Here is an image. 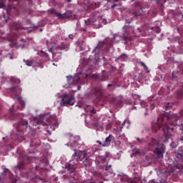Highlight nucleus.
I'll return each instance as SVG.
<instances>
[{"mask_svg": "<svg viewBox=\"0 0 183 183\" xmlns=\"http://www.w3.org/2000/svg\"><path fill=\"white\" fill-rule=\"evenodd\" d=\"M132 97L134 99H139L141 98V96L137 94H132Z\"/></svg>", "mask_w": 183, "mask_h": 183, "instance_id": "a878e982", "label": "nucleus"}, {"mask_svg": "<svg viewBox=\"0 0 183 183\" xmlns=\"http://www.w3.org/2000/svg\"><path fill=\"white\" fill-rule=\"evenodd\" d=\"M74 159H76V162H81L86 167L91 165L92 161L88 157V154L86 151H79L78 153L76 152H74Z\"/></svg>", "mask_w": 183, "mask_h": 183, "instance_id": "39448f33", "label": "nucleus"}, {"mask_svg": "<svg viewBox=\"0 0 183 183\" xmlns=\"http://www.w3.org/2000/svg\"><path fill=\"white\" fill-rule=\"evenodd\" d=\"M102 89H98V87L96 88L95 92H102Z\"/></svg>", "mask_w": 183, "mask_h": 183, "instance_id": "e433bc0d", "label": "nucleus"}, {"mask_svg": "<svg viewBox=\"0 0 183 183\" xmlns=\"http://www.w3.org/2000/svg\"><path fill=\"white\" fill-rule=\"evenodd\" d=\"M61 49H66V51H68V46H65V44L61 45Z\"/></svg>", "mask_w": 183, "mask_h": 183, "instance_id": "2f4dec72", "label": "nucleus"}, {"mask_svg": "<svg viewBox=\"0 0 183 183\" xmlns=\"http://www.w3.org/2000/svg\"><path fill=\"white\" fill-rule=\"evenodd\" d=\"M68 171L70 174H72V172H75V169H76V167L75 164H72V161L70 162L67 167Z\"/></svg>", "mask_w": 183, "mask_h": 183, "instance_id": "2eb2a0df", "label": "nucleus"}, {"mask_svg": "<svg viewBox=\"0 0 183 183\" xmlns=\"http://www.w3.org/2000/svg\"><path fill=\"white\" fill-rule=\"evenodd\" d=\"M59 125V124L58 123V122H56L50 126V129H52V131H55V127H58Z\"/></svg>", "mask_w": 183, "mask_h": 183, "instance_id": "aec40b11", "label": "nucleus"}, {"mask_svg": "<svg viewBox=\"0 0 183 183\" xmlns=\"http://www.w3.org/2000/svg\"><path fill=\"white\" fill-rule=\"evenodd\" d=\"M112 138H114V136H112V134H109V137L106 138L105 141L102 144V147H108V145L111 144V141H112Z\"/></svg>", "mask_w": 183, "mask_h": 183, "instance_id": "4468645a", "label": "nucleus"}, {"mask_svg": "<svg viewBox=\"0 0 183 183\" xmlns=\"http://www.w3.org/2000/svg\"><path fill=\"white\" fill-rule=\"evenodd\" d=\"M157 4L160 5H164V0H157Z\"/></svg>", "mask_w": 183, "mask_h": 183, "instance_id": "72a5a7b5", "label": "nucleus"}, {"mask_svg": "<svg viewBox=\"0 0 183 183\" xmlns=\"http://www.w3.org/2000/svg\"><path fill=\"white\" fill-rule=\"evenodd\" d=\"M79 108H81V106H79Z\"/></svg>", "mask_w": 183, "mask_h": 183, "instance_id": "e2e57ef3", "label": "nucleus"}, {"mask_svg": "<svg viewBox=\"0 0 183 183\" xmlns=\"http://www.w3.org/2000/svg\"><path fill=\"white\" fill-rule=\"evenodd\" d=\"M66 1H67V2H71L72 1V0H66Z\"/></svg>", "mask_w": 183, "mask_h": 183, "instance_id": "de8ad7c7", "label": "nucleus"}, {"mask_svg": "<svg viewBox=\"0 0 183 183\" xmlns=\"http://www.w3.org/2000/svg\"><path fill=\"white\" fill-rule=\"evenodd\" d=\"M10 2H14L13 5H18V4H19V1H18V0H9Z\"/></svg>", "mask_w": 183, "mask_h": 183, "instance_id": "cd10ccee", "label": "nucleus"}, {"mask_svg": "<svg viewBox=\"0 0 183 183\" xmlns=\"http://www.w3.org/2000/svg\"><path fill=\"white\" fill-rule=\"evenodd\" d=\"M79 89H81V86H78L77 91H79Z\"/></svg>", "mask_w": 183, "mask_h": 183, "instance_id": "09e8293b", "label": "nucleus"}, {"mask_svg": "<svg viewBox=\"0 0 183 183\" xmlns=\"http://www.w3.org/2000/svg\"><path fill=\"white\" fill-rule=\"evenodd\" d=\"M16 29H18V26H16Z\"/></svg>", "mask_w": 183, "mask_h": 183, "instance_id": "13d9d810", "label": "nucleus"}, {"mask_svg": "<svg viewBox=\"0 0 183 183\" xmlns=\"http://www.w3.org/2000/svg\"><path fill=\"white\" fill-rule=\"evenodd\" d=\"M97 93H94L95 95H97Z\"/></svg>", "mask_w": 183, "mask_h": 183, "instance_id": "680f3d73", "label": "nucleus"}, {"mask_svg": "<svg viewBox=\"0 0 183 183\" xmlns=\"http://www.w3.org/2000/svg\"><path fill=\"white\" fill-rule=\"evenodd\" d=\"M37 124H42V120L39 119L36 121Z\"/></svg>", "mask_w": 183, "mask_h": 183, "instance_id": "79ce46f5", "label": "nucleus"}, {"mask_svg": "<svg viewBox=\"0 0 183 183\" xmlns=\"http://www.w3.org/2000/svg\"><path fill=\"white\" fill-rule=\"evenodd\" d=\"M97 144H99V145H102V142H101L100 141H97Z\"/></svg>", "mask_w": 183, "mask_h": 183, "instance_id": "c03bdc74", "label": "nucleus"}, {"mask_svg": "<svg viewBox=\"0 0 183 183\" xmlns=\"http://www.w3.org/2000/svg\"><path fill=\"white\" fill-rule=\"evenodd\" d=\"M127 58H128V56H127V54H122L119 57H117L116 59V61H127Z\"/></svg>", "mask_w": 183, "mask_h": 183, "instance_id": "f3484780", "label": "nucleus"}, {"mask_svg": "<svg viewBox=\"0 0 183 183\" xmlns=\"http://www.w3.org/2000/svg\"><path fill=\"white\" fill-rule=\"evenodd\" d=\"M180 139H181V141H183V137H182Z\"/></svg>", "mask_w": 183, "mask_h": 183, "instance_id": "5fc2aeb1", "label": "nucleus"}, {"mask_svg": "<svg viewBox=\"0 0 183 183\" xmlns=\"http://www.w3.org/2000/svg\"><path fill=\"white\" fill-rule=\"evenodd\" d=\"M20 162L17 164L18 169H23L25 167V163L29 161V157L26 155L19 157Z\"/></svg>", "mask_w": 183, "mask_h": 183, "instance_id": "9d476101", "label": "nucleus"}, {"mask_svg": "<svg viewBox=\"0 0 183 183\" xmlns=\"http://www.w3.org/2000/svg\"><path fill=\"white\" fill-rule=\"evenodd\" d=\"M177 98H180L181 99H183V92H178L177 93Z\"/></svg>", "mask_w": 183, "mask_h": 183, "instance_id": "393cba45", "label": "nucleus"}, {"mask_svg": "<svg viewBox=\"0 0 183 183\" xmlns=\"http://www.w3.org/2000/svg\"><path fill=\"white\" fill-rule=\"evenodd\" d=\"M69 39H74V35L69 34Z\"/></svg>", "mask_w": 183, "mask_h": 183, "instance_id": "ea45409f", "label": "nucleus"}, {"mask_svg": "<svg viewBox=\"0 0 183 183\" xmlns=\"http://www.w3.org/2000/svg\"><path fill=\"white\" fill-rule=\"evenodd\" d=\"M128 183H141V178L135 177L134 180H130Z\"/></svg>", "mask_w": 183, "mask_h": 183, "instance_id": "a211bd4d", "label": "nucleus"}, {"mask_svg": "<svg viewBox=\"0 0 183 183\" xmlns=\"http://www.w3.org/2000/svg\"><path fill=\"white\" fill-rule=\"evenodd\" d=\"M172 105H174V103H172V102L167 103V104L165 106V111H168V109H169V108H172Z\"/></svg>", "mask_w": 183, "mask_h": 183, "instance_id": "412c9836", "label": "nucleus"}, {"mask_svg": "<svg viewBox=\"0 0 183 183\" xmlns=\"http://www.w3.org/2000/svg\"><path fill=\"white\" fill-rule=\"evenodd\" d=\"M140 64L142 65V66H144V69H146V71H147V74H149V70L148 69V66H147L145 63H144L143 61H141Z\"/></svg>", "mask_w": 183, "mask_h": 183, "instance_id": "5701e85b", "label": "nucleus"}, {"mask_svg": "<svg viewBox=\"0 0 183 183\" xmlns=\"http://www.w3.org/2000/svg\"><path fill=\"white\" fill-rule=\"evenodd\" d=\"M53 51H54L53 47H51L50 49H49V52H51L52 54Z\"/></svg>", "mask_w": 183, "mask_h": 183, "instance_id": "58836bf2", "label": "nucleus"}, {"mask_svg": "<svg viewBox=\"0 0 183 183\" xmlns=\"http://www.w3.org/2000/svg\"><path fill=\"white\" fill-rule=\"evenodd\" d=\"M172 76L173 79H177V76L174 75V73L172 74Z\"/></svg>", "mask_w": 183, "mask_h": 183, "instance_id": "a19ab883", "label": "nucleus"}, {"mask_svg": "<svg viewBox=\"0 0 183 183\" xmlns=\"http://www.w3.org/2000/svg\"><path fill=\"white\" fill-rule=\"evenodd\" d=\"M67 138L69 140V144H67L68 147H71V148H76V147H78V141H79V137L69 134H67Z\"/></svg>", "mask_w": 183, "mask_h": 183, "instance_id": "1a4fd4ad", "label": "nucleus"}, {"mask_svg": "<svg viewBox=\"0 0 183 183\" xmlns=\"http://www.w3.org/2000/svg\"><path fill=\"white\" fill-rule=\"evenodd\" d=\"M29 128L31 129V126L28 125V121L22 119L20 120V122L16 124V139L19 141L20 142L24 141L25 139L24 136V129H26V128Z\"/></svg>", "mask_w": 183, "mask_h": 183, "instance_id": "20e7f679", "label": "nucleus"}, {"mask_svg": "<svg viewBox=\"0 0 183 183\" xmlns=\"http://www.w3.org/2000/svg\"><path fill=\"white\" fill-rule=\"evenodd\" d=\"M109 46H112V43H110L108 45V41H100L99 42L97 46L94 49L93 52L94 54H99L101 51H104V49H108Z\"/></svg>", "mask_w": 183, "mask_h": 183, "instance_id": "6e6552de", "label": "nucleus"}, {"mask_svg": "<svg viewBox=\"0 0 183 183\" xmlns=\"http://www.w3.org/2000/svg\"><path fill=\"white\" fill-rule=\"evenodd\" d=\"M26 65H27V66H32V65H34V62H32V61H29V60H24Z\"/></svg>", "mask_w": 183, "mask_h": 183, "instance_id": "4be33fe9", "label": "nucleus"}, {"mask_svg": "<svg viewBox=\"0 0 183 183\" xmlns=\"http://www.w3.org/2000/svg\"><path fill=\"white\" fill-rule=\"evenodd\" d=\"M6 172H8V169H4V172L1 173V177H6Z\"/></svg>", "mask_w": 183, "mask_h": 183, "instance_id": "c85d7f7f", "label": "nucleus"}, {"mask_svg": "<svg viewBox=\"0 0 183 183\" xmlns=\"http://www.w3.org/2000/svg\"><path fill=\"white\" fill-rule=\"evenodd\" d=\"M149 149L152 151L157 156L158 158H162L164 157V152H165V145L164 144H159V142L156 139L151 138L148 142Z\"/></svg>", "mask_w": 183, "mask_h": 183, "instance_id": "7ed1b4c3", "label": "nucleus"}, {"mask_svg": "<svg viewBox=\"0 0 183 183\" xmlns=\"http://www.w3.org/2000/svg\"><path fill=\"white\" fill-rule=\"evenodd\" d=\"M18 89H19L18 86H14L10 88L11 92H17Z\"/></svg>", "mask_w": 183, "mask_h": 183, "instance_id": "b1692460", "label": "nucleus"}, {"mask_svg": "<svg viewBox=\"0 0 183 183\" xmlns=\"http://www.w3.org/2000/svg\"><path fill=\"white\" fill-rule=\"evenodd\" d=\"M0 8H5V4L2 2L0 3Z\"/></svg>", "mask_w": 183, "mask_h": 183, "instance_id": "4c0bfd02", "label": "nucleus"}, {"mask_svg": "<svg viewBox=\"0 0 183 183\" xmlns=\"http://www.w3.org/2000/svg\"><path fill=\"white\" fill-rule=\"evenodd\" d=\"M36 169H38V167L37 166L36 167Z\"/></svg>", "mask_w": 183, "mask_h": 183, "instance_id": "4d7b16f0", "label": "nucleus"}, {"mask_svg": "<svg viewBox=\"0 0 183 183\" xmlns=\"http://www.w3.org/2000/svg\"><path fill=\"white\" fill-rule=\"evenodd\" d=\"M179 117L180 118H182V119H183V110H181L179 112Z\"/></svg>", "mask_w": 183, "mask_h": 183, "instance_id": "c9c22d12", "label": "nucleus"}, {"mask_svg": "<svg viewBox=\"0 0 183 183\" xmlns=\"http://www.w3.org/2000/svg\"><path fill=\"white\" fill-rule=\"evenodd\" d=\"M117 6V4H113L112 6V8H115Z\"/></svg>", "mask_w": 183, "mask_h": 183, "instance_id": "49530a36", "label": "nucleus"}, {"mask_svg": "<svg viewBox=\"0 0 183 183\" xmlns=\"http://www.w3.org/2000/svg\"><path fill=\"white\" fill-rule=\"evenodd\" d=\"M136 139L138 141V142H139V144H142V143L144 142L143 139H139V138H138V137H137Z\"/></svg>", "mask_w": 183, "mask_h": 183, "instance_id": "f704fd0d", "label": "nucleus"}, {"mask_svg": "<svg viewBox=\"0 0 183 183\" xmlns=\"http://www.w3.org/2000/svg\"><path fill=\"white\" fill-rule=\"evenodd\" d=\"M85 24H86V21H85Z\"/></svg>", "mask_w": 183, "mask_h": 183, "instance_id": "69168bd1", "label": "nucleus"}, {"mask_svg": "<svg viewBox=\"0 0 183 183\" xmlns=\"http://www.w3.org/2000/svg\"><path fill=\"white\" fill-rule=\"evenodd\" d=\"M126 24H131V21L130 20H126Z\"/></svg>", "mask_w": 183, "mask_h": 183, "instance_id": "37998d69", "label": "nucleus"}, {"mask_svg": "<svg viewBox=\"0 0 183 183\" xmlns=\"http://www.w3.org/2000/svg\"><path fill=\"white\" fill-rule=\"evenodd\" d=\"M178 119H179V116L177 114H171V112H169V114H162L157 118V122L152 124V131L153 132H157L158 129H161L162 128L165 139H169L172 137L170 131H174V127H176V129H179V131L183 132V124H178L177 123Z\"/></svg>", "mask_w": 183, "mask_h": 183, "instance_id": "f257e3e1", "label": "nucleus"}, {"mask_svg": "<svg viewBox=\"0 0 183 183\" xmlns=\"http://www.w3.org/2000/svg\"><path fill=\"white\" fill-rule=\"evenodd\" d=\"M112 165L111 164H107V167H106V171H109V168H112Z\"/></svg>", "mask_w": 183, "mask_h": 183, "instance_id": "473e14b6", "label": "nucleus"}, {"mask_svg": "<svg viewBox=\"0 0 183 183\" xmlns=\"http://www.w3.org/2000/svg\"><path fill=\"white\" fill-rule=\"evenodd\" d=\"M16 82H17V84H19L20 81L17 79Z\"/></svg>", "mask_w": 183, "mask_h": 183, "instance_id": "8fccbe9b", "label": "nucleus"}, {"mask_svg": "<svg viewBox=\"0 0 183 183\" xmlns=\"http://www.w3.org/2000/svg\"><path fill=\"white\" fill-rule=\"evenodd\" d=\"M85 112H88L89 111L90 112V114H96L95 109L92 108L91 106H87L86 107L84 108Z\"/></svg>", "mask_w": 183, "mask_h": 183, "instance_id": "dca6fc26", "label": "nucleus"}, {"mask_svg": "<svg viewBox=\"0 0 183 183\" xmlns=\"http://www.w3.org/2000/svg\"><path fill=\"white\" fill-rule=\"evenodd\" d=\"M40 31H42V29H41Z\"/></svg>", "mask_w": 183, "mask_h": 183, "instance_id": "0e129e2a", "label": "nucleus"}, {"mask_svg": "<svg viewBox=\"0 0 183 183\" xmlns=\"http://www.w3.org/2000/svg\"><path fill=\"white\" fill-rule=\"evenodd\" d=\"M13 183H16V180H13Z\"/></svg>", "mask_w": 183, "mask_h": 183, "instance_id": "3c124183", "label": "nucleus"}, {"mask_svg": "<svg viewBox=\"0 0 183 183\" xmlns=\"http://www.w3.org/2000/svg\"><path fill=\"white\" fill-rule=\"evenodd\" d=\"M69 86H71V84H69Z\"/></svg>", "mask_w": 183, "mask_h": 183, "instance_id": "bf43d9fd", "label": "nucleus"}, {"mask_svg": "<svg viewBox=\"0 0 183 183\" xmlns=\"http://www.w3.org/2000/svg\"><path fill=\"white\" fill-rule=\"evenodd\" d=\"M119 0H114V2H118Z\"/></svg>", "mask_w": 183, "mask_h": 183, "instance_id": "603ef678", "label": "nucleus"}, {"mask_svg": "<svg viewBox=\"0 0 183 183\" xmlns=\"http://www.w3.org/2000/svg\"><path fill=\"white\" fill-rule=\"evenodd\" d=\"M107 158H108V154H105L104 156H99V157L96 159V164L99 165V164L107 162Z\"/></svg>", "mask_w": 183, "mask_h": 183, "instance_id": "ddd939ff", "label": "nucleus"}, {"mask_svg": "<svg viewBox=\"0 0 183 183\" xmlns=\"http://www.w3.org/2000/svg\"><path fill=\"white\" fill-rule=\"evenodd\" d=\"M98 177H99V178H101V175H99Z\"/></svg>", "mask_w": 183, "mask_h": 183, "instance_id": "6e6d98bb", "label": "nucleus"}, {"mask_svg": "<svg viewBox=\"0 0 183 183\" xmlns=\"http://www.w3.org/2000/svg\"><path fill=\"white\" fill-rule=\"evenodd\" d=\"M51 14H56L59 18H62L63 19H66L68 18H71L72 15L69 12H66L64 14H59L56 11H55V9L51 10Z\"/></svg>", "mask_w": 183, "mask_h": 183, "instance_id": "9b49d317", "label": "nucleus"}, {"mask_svg": "<svg viewBox=\"0 0 183 183\" xmlns=\"http://www.w3.org/2000/svg\"><path fill=\"white\" fill-rule=\"evenodd\" d=\"M151 105V109H154L155 107H157V104L150 103Z\"/></svg>", "mask_w": 183, "mask_h": 183, "instance_id": "7c9ffc66", "label": "nucleus"}, {"mask_svg": "<svg viewBox=\"0 0 183 183\" xmlns=\"http://www.w3.org/2000/svg\"><path fill=\"white\" fill-rule=\"evenodd\" d=\"M0 183H4V179L0 178Z\"/></svg>", "mask_w": 183, "mask_h": 183, "instance_id": "a18cd8bd", "label": "nucleus"}, {"mask_svg": "<svg viewBox=\"0 0 183 183\" xmlns=\"http://www.w3.org/2000/svg\"><path fill=\"white\" fill-rule=\"evenodd\" d=\"M11 98L13 99H16L19 102L20 107L18 104H14L11 108L9 109L10 116L9 117V119L14 120L16 119V118H19V114L15 113V111H22V109H25V102L22 100V97L18 95V93L14 92L11 94Z\"/></svg>", "mask_w": 183, "mask_h": 183, "instance_id": "f03ea898", "label": "nucleus"}, {"mask_svg": "<svg viewBox=\"0 0 183 183\" xmlns=\"http://www.w3.org/2000/svg\"><path fill=\"white\" fill-rule=\"evenodd\" d=\"M83 183H95V182H94L91 179H88V180H85L84 182H83Z\"/></svg>", "mask_w": 183, "mask_h": 183, "instance_id": "c756f323", "label": "nucleus"}, {"mask_svg": "<svg viewBox=\"0 0 183 183\" xmlns=\"http://www.w3.org/2000/svg\"><path fill=\"white\" fill-rule=\"evenodd\" d=\"M107 2H111V0H106Z\"/></svg>", "mask_w": 183, "mask_h": 183, "instance_id": "864d4df0", "label": "nucleus"}, {"mask_svg": "<svg viewBox=\"0 0 183 183\" xmlns=\"http://www.w3.org/2000/svg\"><path fill=\"white\" fill-rule=\"evenodd\" d=\"M67 81L69 84L72 83L73 85L75 84L79 83V81H81V77L79 76H76L75 77H72V76H67Z\"/></svg>", "mask_w": 183, "mask_h": 183, "instance_id": "f8f14e48", "label": "nucleus"}, {"mask_svg": "<svg viewBox=\"0 0 183 183\" xmlns=\"http://www.w3.org/2000/svg\"><path fill=\"white\" fill-rule=\"evenodd\" d=\"M107 86H108V88H111V86H112V88H117V84H115L114 83H113V84H109L108 85H107Z\"/></svg>", "mask_w": 183, "mask_h": 183, "instance_id": "bb28decb", "label": "nucleus"}, {"mask_svg": "<svg viewBox=\"0 0 183 183\" xmlns=\"http://www.w3.org/2000/svg\"><path fill=\"white\" fill-rule=\"evenodd\" d=\"M13 9H14V11L16 10V6H9V9L6 10L8 15H9V14H11V11H13Z\"/></svg>", "mask_w": 183, "mask_h": 183, "instance_id": "6ab92c4d", "label": "nucleus"}, {"mask_svg": "<svg viewBox=\"0 0 183 183\" xmlns=\"http://www.w3.org/2000/svg\"><path fill=\"white\" fill-rule=\"evenodd\" d=\"M134 6L136 8H140L139 10H137L134 13V16H141V15H145L147 9H149V5L145 4V6L142 7L141 6V2L139 1H136L134 3Z\"/></svg>", "mask_w": 183, "mask_h": 183, "instance_id": "0eeeda50", "label": "nucleus"}, {"mask_svg": "<svg viewBox=\"0 0 183 183\" xmlns=\"http://www.w3.org/2000/svg\"><path fill=\"white\" fill-rule=\"evenodd\" d=\"M61 107H71L75 105V97L72 94H65L60 103Z\"/></svg>", "mask_w": 183, "mask_h": 183, "instance_id": "423d86ee", "label": "nucleus"}, {"mask_svg": "<svg viewBox=\"0 0 183 183\" xmlns=\"http://www.w3.org/2000/svg\"><path fill=\"white\" fill-rule=\"evenodd\" d=\"M6 22H8V20L6 19Z\"/></svg>", "mask_w": 183, "mask_h": 183, "instance_id": "052dcab7", "label": "nucleus"}]
</instances>
